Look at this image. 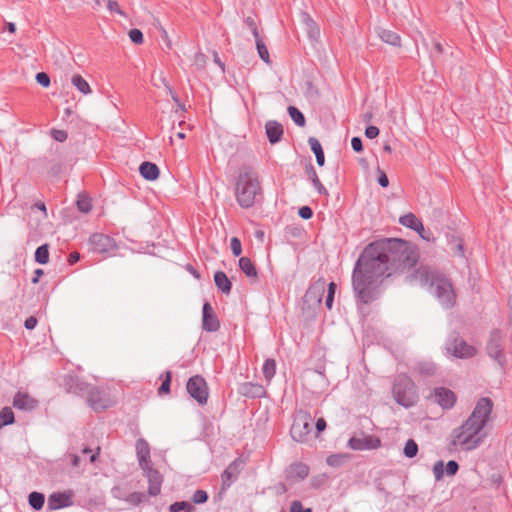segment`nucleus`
<instances>
[{"instance_id": "1", "label": "nucleus", "mask_w": 512, "mask_h": 512, "mask_svg": "<svg viewBox=\"0 0 512 512\" xmlns=\"http://www.w3.org/2000/svg\"><path fill=\"white\" fill-rule=\"evenodd\" d=\"M416 255L405 249L401 254L370 244L359 258L353 271V288L363 303L375 297V290L384 279L416 264Z\"/></svg>"}, {"instance_id": "2", "label": "nucleus", "mask_w": 512, "mask_h": 512, "mask_svg": "<svg viewBox=\"0 0 512 512\" xmlns=\"http://www.w3.org/2000/svg\"><path fill=\"white\" fill-rule=\"evenodd\" d=\"M492 411V402L481 398L471 415L451 434V446L459 451H471L479 447L486 438L484 430Z\"/></svg>"}, {"instance_id": "3", "label": "nucleus", "mask_w": 512, "mask_h": 512, "mask_svg": "<svg viewBox=\"0 0 512 512\" xmlns=\"http://www.w3.org/2000/svg\"><path fill=\"white\" fill-rule=\"evenodd\" d=\"M415 281L423 287H428L443 307H452L456 294L451 282L442 274L432 271L428 267H420L414 274Z\"/></svg>"}, {"instance_id": "4", "label": "nucleus", "mask_w": 512, "mask_h": 512, "mask_svg": "<svg viewBox=\"0 0 512 512\" xmlns=\"http://www.w3.org/2000/svg\"><path fill=\"white\" fill-rule=\"evenodd\" d=\"M259 191L260 184L254 172L245 171L239 175L236 186V198L242 207H251Z\"/></svg>"}, {"instance_id": "5", "label": "nucleus", "mask_w": 512, "mask_h": 512, "mask_svg": "<svg viewBox=\"0 0 512 512\" xmlns=\"http://www.w3.org/2000/svg\"><path fill=\"white\" fill-rule=\"evenodd\" d=\"M393 396L396 402L404 407H411L418 400L414 383L405 375L397 378L393 387Z\"/></svg>"}, {"instance_id": "6", "label": "nucleus", "mask_w": 512, "mask_h": 512, "mask_svg": "<svg viewBox=\"0 0 512 512\" xmlns=\"http://www.w3.org/2000/svg\"><path fill=\"white\" fill-rule=\"evenodd\" d=\"M82 395L86 397L90 407L95 411H102L114 404V398L109 391L83 383Z\"/></svg>"}, {"instance_id": "7", "label": "nucleus", "mask_w": 512, "mask_h": 512, "mask_svg": "<svg viewBox=\"0 0 512 512\" xmlns=\"http://www.w3.org/2000/svg\"><path fill=\"white\" fill-rule=\"evenodd\" d=\"M312 417L306 412H299L291 427L292 438L301 443L308 442L312 432Z\"/></svg>"}, {"instance_id": "8", "label": "nucleus", "mask_w": 512, "mask_h": 512, "mask_svg": "<svg viewBox=\"0 0 512 512\" xmlns=\"http://www.w3.org/2000/svg\"><path fill=\"white\" fill-rule=\"evenodd\" d=\"M89 245L94 252L103 254L105 257H113L116 255L118 245L116 241L105 234L94 233L89 237Z\"/></svg>"}, {"instance_id": "9", "label": "nucleus", "mask_w": 512, "mask_h": 512, "mask_svg": "<svg viewBox=\"0 0 512 512\" xmlns=\"http://www.w3.org/2000/svg\"><path fill=\"white\" fill-rule=\"evenodd\" d=\"M325 292V281L318 280L309 287L304 296V310H314L320 308L322 297Z\"/></svg>"}, {"instance_id": "10", "label": "nucleus", "mask_w": 512, "mask_h": 512, "mask_svg": "<svg viewBox=\"0 0 512 512\" xmlns=\"http://www.w3.org/2000/svg\"><path fill=\"white\" fill-rule=\"evenodd\" d=\"M188 393L199 403L205 404L208 399V387L206 381L200 376H194L187 383Z\"/></svg>"}, {"instance_id": "11", "label": "nucleus", "mask_w": 512, "mask_h": 512, "mask_svg": "<svg viewBox=\"0 0 512 512\" xmlns=\"http://www.w3.org/2000/svg\"><path fill=\"white\" fill-rule=\"evenodd\" d=\"M447 352L457 358H472L477 354V348L462 339H454L447 345Z\"/></svg>"}, {"instance_id": "12", "label": "nucleus", "mask_w": 512, "mask_h": 512, "mask_svg": "<svg viewBox=\"0 0 512 512\" xmlns=\"http://www.w3.org/2000/svg\"><path fill=\"white\" fill-rule=\"evenodd\" d=\"M380 445V439L372 435L356 436L349 440V447L353 450H372L379 448Z\"/></svg>"}, {"instance_id": "13", "label": "nucleus", "mask_w": 512, "mask_h": 512, "mask_svg": "<svg viewBox=\"0 0 512 512\" xmlns=\"http://www.w3.org/2000/svg\"><path fill=\"white\" fill-rule=\"evenodd\" d=\"M145 473V476L148 479V493L151 496H157L161 492V486L163 483V477L160 472L153 468V466H148L142 468Z\"/></svg>"}, {"instance_id": "14", "label": "nucleus", "mask_w": 512, "mask_h": 512, "mask_svg": "<svg viewBox=\"0 0 512 512\" xmlns=\"http://www.w3.org/2000/svg\"><path fill=\"white\" fill-rule=\"evenodd\" d=\"M487 352L491 358L496 360L500 365L505 363V356L502 350V336L499 332L491 334Z\"/></svg>"}, {"instance_id": "15", "label": "nucleus", "mask_w": 512, "mask_h": 512, "mask_svg": "<svg viewBox=\"0 0 512 512\" xmlns=\"http://www.w3.org/2000/svg\"><path fill=\"white\" fill-rule=\"evenodd\" d=\"M431 398L443 408H451L456 402L454 393L446 388H436Z\"/></svg>"}, {"instance_id": "16", "label": "nucleus", "mask_w": 512, "mask_h": 512, "mask_svg": "<svg viewBox=\"0 0 512 512\" xmlns=\"http://www.w3.org/2000/svg\"><path fill=\"white\" fill-rule=\"evenodd\" d=\"M202 326L204 330L209 332L217 331L220 326L218 318L208 302L203 305Z\"/></svg>"}, {"instance_id": "17", "label": "nucleus", "mask_w": 512, "mask_h": 512, "mask_svg": "<svg viewBox=\"0 0 512 512\" xmlns=\"http://www.w3.org/2000/svg\"><path fill=\"white\" fill-rule=\"evenodd\" d=\"M37 404L38 401L25 392H18L13 399V406L20 410H33Z\"/></svg>"}, {"instance_id": "18", "label": "nucleus", "mask_w": 512, "mask_h": 512, "mask_svg": "<svg viewBox=\"0 0 512 512\" xmlns=\"http://www.w3.org/2000/svg\"><path fill=\"white\" fill-rule=\"evenodd\" d=\"M399 221L403 226L415 230L423 239L429 240V237L424 234L425 229L422 222L413 213L403 215Z\"/></svg>"}, {"instance_id": "19", "label": "nucleus", "mask_w": 512, "mask_h": 512, "mask_svg": "<svg viewBox=\"0 0 512 512\" xmlns=\"http://www.w3.org/2000/svg\"><path fill=\"white\" fill-rule=\"evenodd\" d=\"M376 32L380 40L385 44L392 46L394 48L402 47L401 37L396 32L385 28H378Z\"/></svg>"}, {"instance_id": "20", "label": "nucleus", "mask_w": 512, "mask_h": 512, "mask_svg": "<svg viewBox=\"0 0 512 512\" xmlns=\"http://www.w3.org/2000/svg\"><path fill=\"white\" fill-rule=\"evenodd\" d=\"M136 451H137L139 466L141 467V469L152 465V462L150 459V447L145 440L139 439L137 441Z\"/></svg>"}, {"instance_id": "21", "label": "nucleus", "mask_w": 512, "mask_h": 512, "mask_svg": "<svg viewBox=\"0 0 512 512\" xmlns=\"http://www.w3.org/2000/svg\"><path fill=\"white\" fill-rule=\"evenodd\" d=\"M266 134L271 144L280 141L283 135L282 125L276 121H268L265 125Z\"/></svg>"}, {"instance_id": "22", "label": "nucleus", "mask_w": 512, "mask_h": 512, "mask_svg": "<svg viewBox=\"0 0 512 512\" xmlns=\"http://www.w3.org/2000/svg\"><path fill=\"white\" fill-rule=\"evenodd\" d=\"M139 172L148 181H155L160 174L158 166L151 162H143L139 167Z\"/></svg>"}, {"instance_id": "23", "label": "nucleus", "mask_w": 512, "mask_h": 512, "mask_svg": "<svg viewBox=\"0 0 512 512\" xmlns=\"http://www.w3.org/2000/svg\"><path fill=\"white\" fill-rule=\"evenodd\" d=\"M71 83L83 95L92 93L89 83L80 74H74L71 77Z\"/></svg>"}, {"instance_id": "24", "label": "nucleus", "mask_w": 512, "mask_h": 512, "mask_svg": "<svg viewBox=\"0 0 512 512\" xmlns=\"http://www.w3.org/2000/svg\"><path fill=\"white\" fill-rule=\"evenodd\" d=\"M238 474L237 463L230 464L222 474V486L227 488L231 485Z\"/></svg>"}, {"instance_id": "25", "label": "nucleus", "mask_w": 512, "mask_h": 512, "mask_svg": "<svg viewBox=\"0 0 512 512\" xmlns=\"http://www.w3.org/2000/svg\"><path fill=\"white\" fill-rule=\"evenodd\" d=\"M214 281H215L216 286L223 293L228 294L231 291V282L224 272H222V271L216 272L214 275Z\"/></svg>"}, {"instance_id": "26", "label": "nucleus", "mask_w": 512, "mask_h": 512, "mask_svg": "<svg viewBox=\"0 0 512 512\" xmlns=\"http://www.w3.org/2000/svg\"><path fill=\"white\" fill-rule=\"evenodd\" d=\"M311 150L314 152L316 156V161L319 166H323L325 163V156L322 149V146L318 139L314 137H310L308 140Z\"/></svg>"}, {"instance_id": "27", "label": "nucleus", "mask_w": 512, "mask_h": 512, "mask_svg": "<svg viewBox=\"0 0 512 512\" xmlns=\"http://www.w3.org/2000/svg\"><path fill=\"white\" fill-rule=\"evenodd\" d=\"M239 267L247 277H257V270L255 268V265L248 257H241L239 259Z\"/></svg>"}, {"instance_id": "28", "label": "nucleus", "mask_w": 512, "mask_h": 512, "mask_svg": "<svg viewBox=\"0 0 512 512\" xmlns=\"http://www.w3.org/2000/svg\"><path fill=\"white\" fill-rule=\"evenodd\" d=\"M14 422V413L10 407H4L0 411V428Z\"/></svg>"}, {"instance_id": "29", "label": "nucleus", "mask_w": 512, "mask_h": 512, "mask_svg": "<svg viewBox=\"0 0 512 512\" xmlns=\"http://www.w3.org/2000/svg\"><path fill=\"white\" fill-rule=\"evenodd\" d=\"M263 374L267 381H271L276 373V363L273 359H267L263 365Z\"/></svg>"}, {"instance_id": "30", "label": "nucleus", "mask_w": 512, "mask_h": 512, "mask_svg": "<svg viewBox=\"0 0 512 512\" xmlns=\"http://www.w3.org/2000/svg\"><path fill=\"white\" fill-rule=\"evenodd\" d=\"M77 207L83 213H89L92 209L91 198L85 194H80L77 199Z\"/></svg>"}, {"instance_id": "31", "label": "nucleus", "mask_w": 512, "mask_h": 512, "mask_svg": "<svg viewBox=\"0 0 512 512\" xmlns=\"http://www.w3.org/2000/svg\"><path fill=\"white\" fill-rule=\"evenodd\" d=\"M35 260L40 264H46L49 261L48 245L44 244L36 249Z\"/></svg>"}, {"instance_id": "32", "label": "nucleus", "mask_w": 512, "mask_h": 512, "mask_svg": "<svg viewBox=\"0 0 512 512\" xmlns=\"http://www.w3.org/2000/svg\"><path fill=\"white\" fill-rule=\"evenodd\" d=\"M288 113L296 125L300 127H303L305 125V117L296 107L289 106Z\"/></svg>"}, {"instance_id": "33", "label": "nucleus", "mask_w": 512, "mask_h": 512, "mask_svg": "<svg viewBox=\"0 0 512 512\" xmlns=\"http://www.w3.org/2000/svg\"><path fill=\"white\" fill-rule=\"evenodd\" d=\"M29 504L35 510H40L44 505V495L38 492H32L29 495Z\"/></svg>"}, {"instance_id": "34", "label": "nucleus", "mask_w": 512, "mask_h": 512, "mask_svg": "<svg viewBox=\"0 0 512 512\" xmlns=\"http://www.w3.org/2000/svg\"><path fill=\"white\" fill-rule=\"evenodd\" d=\"M255 42H256V47H257V51H258L260 58L265 63H267V64L270 63L268 49L265 46V44L263 43V41L261 40L260 36H258V38H255Z\"/></svg>"}, {"instance_id": "35", "label": "nucleus", "mask_w": 512, "mask_h": 512, "mask_svg": "<svg viewBox=\"0 0 512 512\" xmlns=\"http://www.w3.org/2000/svg\"><path fill=\"white\" fill-rule=\"evenodd\" d=\"M417 453H418L417 443L414 440L409 439L405 443V446H404V455L407 456L408 458H413L417 455Z\"/></svg>"}, {"instance_id": "36", "label": "nucleus", "mask_w": 512, "mask_h": 512, "mask_svg": "<svg viewBox=\"0 0 512 512\" xmlns=\"http://www.w3.org/2000/svg\"><path fill=\"white\" fill-rule=\"evenodd\" d=\"M244 389V393L252 397L261 396L264 394V389L260 385L248 384L245 385Z\"/></svg>"}, {"instance_id": "37", "label": "nucleus", "mask_w": 512, "mask_h": 512, "mask_svg": "<svg viewBox=\"0 0 512 512\" xmlns=\"http://www.w3.org/2000/svg\"><path fill=\"white\" fill-rule=\"evenodd\" d=\"M66 498L63 495L60 494H53L49 498V505L53 509H57L62 507L65 504Z\"/></svg>"}, {"instance_id": "38", "label": "nucleus", "mask_w": 512, "mask_h": 512, "mask_svg": "<svg viewBox=\"0 0 512 512\" xmlns=\"http://www.w3.org/2000/svg\"><path fill=\"white\" fill-rule=\"evenodd\" d=\"M309 175H310V178H311L315 188L317 189V191L321 194H327L325 187L322 185L321 181L319 180V178L313 168H311Z\"/></svg>"}, {"instance_id": "39", "label": "nucleus", "mask_w": 512, "mask_h": 512, "mask_svg": "<svg viewBox=\"0 0 512 512\" xmlns=\"http://www.w3.org/2000/svg\"><path fill=\"white\" fill-rule=\"evenodd\" d=\"M336 291V284L334 282L329 283L328 285V295L326 298V307L330 310L332 308L334 295Z\"/></svg>"}, {"instance_id": "40", "label": "nucleus", "mask_w": 512, "mask_h": 512, "mask_svg": "<svg viewBox=\"0 0 512 512\" xmlns=\"http://www.w3.org/2000/svg\"><path fill=\"white\" fill-rule=\"evenodd\" d=\"M129 38L135 44H142L144 41L143 33L139 29H131L129 31Z\"/></svg>"}, {"instance_id": "41", "label": "nucleus", "mask_w": 512, "mask_h": 512, "mask_svg": "<svg viewBox=\"0 0 512 512\" xmlns=\"http://www.w3.org/2000/svg\"><path fill=\"white\" fill-rule=\"evenodd\" d=\"M433 474L437 481H440L444 476V463L437 461L433 466Z\"/></svg>"}, {"instance_id": "42", "label": "nucleus", "mask_w": 512, "mask_h": 512, "mask_svg": "<svg viewBox=\"0 0 512 512\" xmlns=\"http://www.w3.org/2000/svg\"><path fill=\"white\" fill-rule=\"evenodd\" d=\"M144 497V494L141 492H133L126 498V501L132 505H138L143 501Z\"/></svg>"}, {"instance_id": "43", "label": "nucleus", "mask_w": 512, "mask_h": 512, "mask_svg": "<svg viewBox=\"0 0 512 512\" xmlns=\"http://www.w3.org/2000/svg\"><path fill=\"white\" fill-rule=\"evenodd\" d=\"M37 83L41 85L42 87H49L50 86V77L45 72H39L36 74L35 77Z\"/></svg>"}, {"instance_id": "44", "label": "nucleus", "mask_w": 512, "mask_h": 512, "mask_svg": "<svg viewBox=\"0 0 512 512\" xmlns=\"http://www.w3.org/2000/svg\"><path fill=\"white\" fill-rule=\"evenodd\" d=\"M245 24L248 26V28L251 30L254 38H258L259 35V31H258V27H257V24H256V21L254 20V18L252 17H247L245 19Z\"/></svg>"}, {"instance_id": "45", "label": "nucleus", "mask_w": 512, "mask_h": 512, "mask_svg": "<svg viewBox=\"0 0 512 512\" xmlns=\"http://www.w3.org/2000/svg\"><path fill=\"white\" fill-rule=\"evenodd\" d=\"M231 250L234 256H239L242 252L241 242L237 237L231 239Z\"/></svg>"}, {"instance_id": "46", "label": "nucleus", "mask_w": 512, "mask_h": 512, "mask_svg": "<svg viewBox=\"0 0 512 512\" xmlns=\"http://www.w3.org/2000/svg\"><path fill=\"white\" fill-rule=\"evenodd\" d=\"M107 9L110 11V12H114V13H117L121 16H124V12L121 10L119 4L117 1L115 0H108L107 1Z\"/></svg>"}, {"instance_id": "47", "label": "nucleus", "mask_w": 512, "mask_h": 512, "mask_svg": "<svg viewBox=\"0 0 512 512\" xmlns=\"http://www.w3.org/2000/svg\"><path fill=\"white\" fill-rule=\"evenodd\" d=\"M208 495L203 490H197L193 495V501L197 504L204 503L207 501Z\"/></svg>"}, {"instance_id": "48", "label": "nucleus", "mask_w": 512, "mask_h": 512, "mask_svg": "<svg viewBox=\"0 0 512 512\" xmlns=\"http://www.w3.org/2000/svg\"><path fill=\"white\" fill-rule=\"evenodd\" d=\"M459 469V465L456 461L451 460L446 464V473L449 476H454Z\"/></svg>"}, {"instance_id": "49", "label": "nucleus", "mask_w": 512, "mask_h": 512, "mask_svg": "<svg viewBox=\"0 0 512 512\" xmlns=\"http://www.w3.org/2000/svg\"><path fill=\"white\" fill-rule=\"evenodd\" d=\"M170 382H171V373L167 372L166 379L164 380V382L161 384V386L159 388V394H164V393L169 392Z\"/></svg>"}, {"instance_id": "50", "label": "nucleus", "mask_w": 512, "mask_h": 512, "mask_svg": "<svg viewBox=\"0 0 512 512\" xmlns=\"http://www.w3.org/2000/svg\"><path fill=\"white\" fill-rule=\"evenodd\" d=\"M290 512H311L310 508H304L299 501H294L291 504Z\"/></svg>"}, {"instance_id": "51", "label": "nucleus", "mask_w": 512, "mask_h": 512, "mask_svg": "<svg viewBox=\"0 0 512 512\" xmlns=\"http://www.w3.org/2000/svg\"><path fill=\"white\" fill-rule=\"evenodd\" d=\"M345 460V457L342 455H332L327 458V463L331 466L339 465Z\"/></svg>"}, {"instance_id": "52", "label": "nucleus", "mask_w": 512, "mask_h": 512, "mask_svg": "<svg viewBox=\"0 0 512 512\" xmlns=\"http://www.w3.org/2000/svg\"><path fill=\"white\" fill-rule=\"evenodd\" d=\"M380 131L376 126H368L365 130L366 137L374 139L379 135Z\"/></svg>"}, {"instance_id": "53", "label": "nucleus", "mask_w": 512, "mask_h": 512, "mask_svg": "<svg viewBox=\"0 0 512 512\" xmlns=\"http://www.w3.org/2000/svg\"><path fill=\"white\" fill-rule=\"evenodd\" d=\"M299 216L303 219H310L313 215V212L310 207L303 206L299 209Z\"/></svg>"}, {"instance_id": "54", "label": "nucleus", "mask_w": 512, "mask_h": 512, "mask_svg": "<svg viewBox=\"0 0 512 512\" xmlns=\"http://www.w3.org/2000/svg\"><path fill=\"white\" fill-rule=\"evenodd\" d=\"M351 146L356 152H361L363 150L362 140L359 137L352 138Z\"/></svg>"}, {"instance_id": "55", "label": "nucleus", "mask_w": 512, "mask_h": 512, "mask_svg": "<svg viewBox=\"0 0 512 512\" xmlns=\"http://www.w3.org/2000/svg\"><path fill=\"white\" fill-rule=\"evenodd\" d=\"M189 506L186 502H176L170 506V510L172 512H180L181 510H185Z\"/></svg>"}, {"instance_id": "56", "label": "nucleus", "mask_w": 512, "mask_h": 512, "mask_svg": "<svg viewBox=\"0 0 512 512\" xmlns=\"http://www.w3.org/2000/svg\"><path fill=\"white\" fill-rule=\"evenodd\" d=\"M378 173H379L378 183L382 187H387L389 185V180H388L386 173L382 170H379Z\"/></svg>"}, {"instance_id": "57", "label": "nucleus", "mask_w": 512, "mask_h": 512, "mask_svg": "<svg viewBox=\"0 0 512 512\" xmlns=\"http://www.w3.org/2000/svg\"><path fill=\"white\" fill-rule=\"evenodd\" d=\"M53 137L55 140L63 142L67 139V133L63 130H54Z\"/></svg>"}, {"instance_id": "58", "label": "nucleus", "mask_w": 512, "mask_h": 512, "mask_svg": "<svg viewBox=\"0 0 512 512\" xmlns=\"http://www.w3.org/2000/svg\"><path fill=\"white\" fill-rule=\"evenodd\" d=\"M24 325H25V328L28 330L34 329L35 326L37 325V319L34 316H31L26 319Z\"/></svg>"}, {"instance_id": "59", "label": "nucleus", "mask_w": 512, "mask_h": 512, "mask_svg": "<svg viewBox=\"0 0 512 512\" xmlns=\"http://www.w3.org/2000/svg\"><path fill=\"white\" fill-rule=\"evenodd\" d=\"M326 428V421L323 418H319L316 422V436L324 431Z\"/></svg>"}, {"instance_id": "60", "label": "nucleus", "mask_w": 512, "mask_h": 512, "mask_svg": "<svg viewBox=\"0 0 512 512\" xmlns=\"http://www.w3.org/2000/svg\"><path fill=\"white\" fill-rule=\"evenodd\" d=\"M79 260H80V254L78 252H72L69 255V259H68L69 264L73 265L76 262H78Z\"/></svg>"}, {"instance_id": "61", "label": "nucleus", "mask_w": 512, "mask_h": 512, "mask_svg": "<svg viewBox=\"0 0 512 512\" xmlns=\"http://www.w3.org/2000/svg\"><path fill=\"white\" fill-rule=\"evenodd\" d=\"M33 207L39 209L40 211H42L43 212V216L47 217V210H46V206H45L44 203H42V202L36 203Z\"/></svg>"}, {"instance_id": "62", "label": "nucleus", "mask_w": 512, "mask_h": 512, "mask_svg": "<svg viewBox=\"0 0 512 512\" xmlns=\"http://www.w3.org/2000/svg\"><path fill=\"white\" fill-rule=\"evenodd\" d=\"M34 274H35V276L32 279V283L36 284V283H38L40 277L43 275V270L42 269H36Z\"/></svg>"}, {"instance_id": "63", "label": "nucleus", "mask_w": 512, "mask_h": 512, "mask_svg": "<svg viewBox=\"0 0 512 512\" xmlns=\"http://www.w3.org/2000/svg\"><path fill=\"white\" fill-rule=\"evenodd\" d=\"M214 60L221 67V69L224 70V64L219 60L217 53H214Z\"/></svg>"}, {"instance_id": "64", "label": "nucleus", "mask_w": 512, "mask_h": 512, "mask_svg": "<svg viewBox=\"0 0 512 512\" xmlns=\"http://www.w3.org/2000/svg\"><path fill=\"white\" fill-rule=\"evenodd\" d=\"M79 462H80V458H79V456H77V455H73V456H72V464H73L74 466H78V465H79Z\"/></svg>"}]
</instances>
